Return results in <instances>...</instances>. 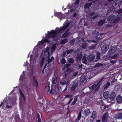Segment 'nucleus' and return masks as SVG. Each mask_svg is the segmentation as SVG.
Instances as JSON below:
<instances>
[{
	"instance_id": "18",
	"label": "nucleus",
	"mask_w": 122,
	"mask_h": 122,
	"mask_svg": "<svg viewBox=\"0 0 122 122\" xmlns=\"http://www.w3.org/2000/svg\"><path fill=\"white\" fill-rule=\"evenodd\" d=\"M99 85H97V84L96 85L95 84L90 86L89 87V88L90 91L91 92L93 91L96 87H97Z\"/></svg>"
},
{
	"instance_id": "31",
	"label": "nucleus",
	"mask_w": 122,
	"mask_h": 122,
	"mask_svg": "<svg viewBox=\"0 0 122 122\" xmlns=\"http://www.w3.org/2000/svg\"><path fill=\"white\" fill-rule=\"evenodd\" d=\"M69 82V81H65L63 82H61L60 84L61 85H64L66 84H67Z\"/></svg>"
},
{
	"instance_id": "16",
	"label": "nucleus",
	"mask_w": 122,
	"mask_h": 122,
	"mask_svg": "<svg viewBox=\"0 0 122 122\" xmlns=\"http://www.w3.org/2000/svg\"><path fill=\"white\" fill-rule=\"evenodd\" d=\"M55 15L58 18H62L63 15L61 12H56L55 13Z\"/></svg>"
},
{
	"instance_id": "59",
	"label": "nucleus",
	"mask_w": 122,
	"mask_h": 122,
	"mask_svg": "<svg viewBox=\"0 0 122 122\" xmlns=\"http://www.w3.org/2000/svg\"><path fill=\"white\" fill-rule=\"evenodd\" d=\"M71 65L70 63H67L66 64V68H68V67L70 66Z\"/></svg>"
},
{
	"instance_id": "50",
	"label": "nucleus",
	"mask_w": 122,
	"mask_h": 122,
	"mask_svg": "<svg viewBox=\"0 0 122 122\" xmlns=\"http://www.w3.org/2000/svg\"><path fill=\"white\" fill-rule=\"evenodd\" d=\"M69 73H68V72H66V73L65 74V76L64 77L65 78V79H66L67 77V76L69 75Z\"/></svg>"
},
{
	"instance_id": "12",
	"label": "nucleus",
	"mask_w": 122,
	"mask_h": 122,
	"mask_svg": "<svg viewBox=\"0 0 122 122\" xmlns=\"http://www.w3.org/2000/svg\"><path fill=\"white\" fill-rule=\"evenodd\" d=\"M104 97L105 99H108L109 97V93L108 91H106L103 93Z\"/></svg>"
},
{
	"instance_id": "58",
	"label": "nucleus",
	"mask_w": 122,
	"mask_h": 122,
	"mask_svg": "<svg viewBox=\"0 0 122 122\" xmlns=\"http://www.w3.org/2000/svg\"><path fill=\"white\" fill-rule=\"evenodd\" d=\"M73 100V98H71L70 100H69L68 102V103L67 104V105H68L70 104L71 103V101H72Z\"/></svg>"
},
{
	"instance_id": "24",
	"label": "nucleus",
	"mask_w": 122,
	"mask_h": 122,
	"mask_svg": "<svg viewBox=\"0 0 122 122\" xmlns=\"http://www.w3.org/2000/svg\"><path fill=\"white\" fill-rule=\"evenodd\" d=\"M68 30L66 32L64 33L62 36V37L65 38L67 36H69L70 34V32H68Z\"/></svg>"
},
{
	"instance_id": "51",
	"label": "nucleus",
	"mask_w": 122,
	"mask_h": 122,
	"mask_svg": "<svg viewBox=\"0 0 122 122\" xmlns=\"http://www.w3.org/2000/svg\"><path fill=\"white\" fill-rule=\"evenodd\" d=\"M45 42H47L49 43L50 42V41L47 38L45 39L44 40H43Z\"/></svg>"
},
{
	"instance_id": "60",
	"label": "nucleus",
	"mask_w": 122,
	"mask_h": 122,
	"mask_svg": "<svg viewBox=\"0 0 122 122\" xmlns=\"http://www.w3.org/2000/svg\"><path fill=\"white\" fill-rule=\"evenodd\" d=\"M102 102V100H100L98 101L97 103H98L99 104H101Z\"/></svg>"
},
{
	"instance_id": "30",
	"label": "nucleus",
	"mask_w": 122,
	"mask_h": 122,
	"mask_svg": "<svg viewBox=\"0 0 122 122\" xmlns=\"http://www.w3.org/2000/svg\"><path fill=\"white\" fill-rule=\"evenodd\" d=\"M101 54L99 52H97L96 53V58L97 60H100V59Z\"/></svg>"
},
{
	"instance_id": "23",
	"label": "nucleus",
	"mask_w": 122,
	"mask_h": 122,
	"mask_svg": "<svg viewBox=\"0 0 122 122\" xmlns=\"http://www.w3.org/2000/svg\"><path fill=\"white\" fill-rule=\"evenodd\" d=\"M19 91L20 92V95L23 98V101H25V95L23 93H22V92L21 90L20 89H19Z\"/></svg>"
},
{
	"instance_id": "10",
	"label": "nucleus",
	"mask_w": 122,
	"mask_h": 122,
	"mask_svg": "<svg viewBox=\"0 0 122 122\" xmlns=\"http://www.w3.org/2000/svg\"><path fill=\"white\" fill-rule=\"evenodd\" d=\"M116 16L114 15H112L109 16L107 19V21H111L114 20V19L116 18Z\"/></svg>"
},
{
	"instance_id": "49",
	"label": "nucleus",
	"mask_w": 122,
	"mask_h": 122,
	"mask_svg": "<svg viewBox=\"0 0 122 122\" xmlns=\"http://www.w3.org/2000/svg\"><path fill=\"white\" fill-rule=\"evenodd\" d=\"M117 117L119 118L122 119V113H119L117 115Z\"/></svg>"
},
{
	"instance_id": "14",
	"label": "nucleus",
	"mask_w": 122,
	"mask_h": 122,
	"mask_svg": "<svg viewBox=\"0 0 122 122\" xmlns=\"http://www.w3.org/2000/svg\"><path fill=\"white\" fill-rule=\"evenodd\" d=\"M33 80L34 82L35 83V86L36 88H38L39 87V84L37 79L34 76L33 78Z\"/></svg>"
},
{
	"instance_id": "9",
	"label": "nucleus",
	"mask_w": 122,
	"mask_h": 122,
	"mask_svg": "<svg viewBox=\"0 0 122 122\" xmlns=\"http://www.w3.org/2000/svg\"><path fill=\"white\" fill-rule=\"evenodd\" d=\"M90 109L89 108H87L85 109L83 112V114L86 117L88 116L89 114H90Z\"/></svg>"
},
{
	"instance_id": "13",
	"label": "nucleus",
	"mask_w": 122,
	"mask_h": 122,
	"mask_svg": "<svg viewBox=\"0 0 122 122\" xmlns=\"http://www.w3.org/2000/svg\"><path fill=\"white\" fill-rule=\"evenodd\" d=\"M116 97V94L115 92H112L109 98L111 101H112Z\"/></svg>"
},
{
	"instance_id": "45",
	"label": "nucleus",
	"mask_w": 122,
	"mask_h": 122,
	"mask_svg": "<svg viewBox=\"0 0 122 122\" xmlns=\"http://www.w3.org/2000/svg\"><path fill=\"white\" fill-rule=\"evenodd\" d=\"M54 89L51 88L50 90V94H51L52 95H53L54 93Z\"/></svg>"
},
{
	"instance_id": "61",
	"label": "nucleus",
	"mask_w": 122,
	"mask_h": 122,
	"mask_svg": "<svg viewBox=\"0 0 122 122\" xmlns=\"http://www.w3.org/2000/svg\"><path fill=\"white\" fill-rule=\"evenodd\" d=\"M117 13H122V9H120L117 11Z\"/></svg>"
},
{
	"instance_id": "53",
	"label": "nucleus",
	"mask_w": 122,
	"mask_h": 122,
	"mask_svg": "<svg viewBox=\"0 0 122 122\" xmlns=\"http://www.w3.org/2000/svg\"><path fill=\"white\" fill-rule=\"evenodd\" d=\"M74 40H71L70 42V44H71L73 45L74 44Z\"/></svg>"
},
{
	"instance_id": "62",
	"label": "nucleus",
	"mask_w": 122,
	"mask_h": 122,
	"mask_svg": "<svg viewBox=\"0 0 122 122\" xmlns=\"http://www.w3.org/2000/svg\"><path fill=\"white\" fill-rule=\"evenodd\" d=\"M6 107L7 108H9L12 107V106H9L8 105H7L6 106Z\"/></svg>"
},
{
	"instance_id": "32",
	"label": "nucleus",
	"mask_w": 122,
	"mask_h": 122,
	"mask_svg": "<svg viewBox=\"0 0 122 122\" xmlns=\"http://www.w3.org/2000/svg\"><path fill=\"white\" fill-rule=\"evenodd\" d=\"M39 102L40 103H42L44 102V100L42 97H39V99L38 100Z\"/></svg>"
},
{
	"instance_id": "44",
	"label": "nucleus",
	"mask_w": 122,
	"mask_h": 122,
	"mask_svg": "<svg viewBox=\"0 0 122 122\" xmlns=\"http://www.w3.org/2000/svg\"><path fill=\"white\" fill-rule=\"evenodd\" d=\"M95 13V12H92L91 11H90V12H89V14L90 16H91L94 15Z\"/></svg>"
},
{
	"instance_id": "6",
	"label": "nucleus",
	"mask_w": 122,
	"mask_h": 122,
	"mask_svg": "<svg viewBox=\"0 0 122 122\" xmlns=\"http://www.w3.org/2000/svg\"><path fill=\"white\" fill-rule=\"evenodd\" d=\"M116 48L112 46H111L108 51V54L110 56L113 54L116 51Z\"/></svg>"
},
{
	"instance_id": "35",
	"label": "nucleus",
	"mask_w": 122,
	"mask_h": 122,
	"mask_svg": "<svg viewBox=\"0 0 122 122\" xmlns=\"http://www.w3.org/2000/svg\"><path fill=\"white\" fill-rule=\"evenodd\" d=\"M67 69L66 70V72H68V73H70L72 71V70L71 68L70 67H68L67 68Z\"/></svg>"
},
{
	"instance_id": "57",
	"label": "nucleus",
	"mask_w": 122,
	"mask_h": 122,
	"mask_svg": "<svg viewBox=\"0 0 122 122\" xmlns=\"http://www.w3.org/2000/svg\"><path fill=\"white\" fill-rule=\"evenodd\" d=\"M99 16L98 15H97L95 16H94L92 18L93 19H95L97 18Z\"/></svg>"
},
{
	"instance_id": "15",
	"label": "nucleus",
	"mask_w": 122,
	"mask_h": 122,
	"mask_svg": "<svg viewBox=\"0 0 122 122\" xmlns=\"http://www.w3.org/2000/svg\"><path fill=\"white\" fill-rule=\"evenodd\" d=\"M121 20V17L120 16H117L113 20V22L114 23H118Z\"/></svg>"
},
{
	"instance_id": "29",
	"label": "nucleus",
	"mask_w": 122,
	"mask_h": 122,
	"mask_svg": "<svg viewBox=\"0 0 122 122\" xmlns=\"http://www.w3.org/2000/svg\"><path fill=\"white\" fill-rule=\"evenodd\" d=\"M68 41V40L67 39H65L62 40L61 41V43L62 44H65Z\"/></svg>"
},
{
	"instance_id": "42",
	"label": "nucleus",
	"mask_w": 122,
	"mask_h": 122,
	"mask_svg": "<svg viewBox=\"0 0 122 122\" xmlns=\"http://www.w3.org/2000/svg\"><path fill=\"white\" fill-rule=\"evenodd\" d=\"M117 62L116 60H111L110 61V62L112 64H114L115 63Z\"/></svg>"
},
{
	"instance_id": "20",
	"label": "nucleus",
	"mask_w": 122,
	"mask_h": 122,
	"mask_svg": "<svg viewBox=\"0 0 122 122\" xmlns=\"http://www.w3.org/2000/svg\"><path fill=\"white\" fill-rule=\"evenodd\" d=\"M97 113L96 111H93L92 112L91 118H92L93 120L95 118L97 115Z\"/></svg>"
},
{
	"instance_id": "52",
	"label": "nucleus",
	"mask_w": 122,
	"mask_h": 122,
	"mask_svg": "<svg viewBox=\"0 0 122 122\" xmlns=\"http://www.w3.org/2000/svg\"><path fill=\"white\" fill-rule=\"evenodd\" d=\"M80 0H76L75 2V4L79 5Z\"/></svg>"
},
{
	"instance_id": "8",
	"label": "nucleus",
	"mask_w": 122,
	"mask_h": 122,
	"mask_svg": "<svg viewBox=\"0 0 122 122\" xmlns=\"http://www.w3.org/2000/svg\"><path fill=\"white\" fill-rule=\"evenodd\" d=\"M109 48L108 45H103L101 48V50L103 53H105L107 51Z\"/></svg>"
},
{
	"instance_id": "46",
	"label": "nucleus",
	"mask_w": 122,
	"mask_h": 122,
	"mask_svg": "<svg viewBox=\"0 0 122 122\" xmlns=\"http://www.w3.org/2000/svg\"><path fill=\"white\" fill-rule=\"evenodd\" d=\"M117 55L116 54H115L114 55L112 56L111 57V58L112 59H116L117 58Z\"/></svg>"
},
{
	"instance_id": "11",
	"label": "nucleus",
	"mask_w": 122,
	"mask_h": 122,
	"mask_svg": "<svg viewBox=\"0 0 122 122\" xmlns=\"http://www.w3.org/2000/svg\"><path fill=\"white\" fill-rule=\"evenodd\" d=\"M95 56L94 55L88 56L87 57V59L89 62H92L94 60Z\"/></svg>"
},
{
	"instance_id": "4",
	"label": "nucleus",
	"mask_w": 122,
	"mask_h": 122,
	"mask_svg": "<svg viewBox=\"0 0 122 122\" xmlns=\"http://www.w3.org/2000/svg\"><path fill=\"white\" fill-rule=\"evenodd\" d=\"M73 82V85L71 88V90L72 91H74L78 85L79 83V81L75 79Z\"/></svg>"
},
{
	"instance_id": "47",
	"label": "nucleus",
	"mask_w": 122,
	"mask_h": 122,
	"mask_svg": "<svg viewBox=\"0 0 122 122\" xmlns=\"http://www.w3.org/2000/svg\"><path fill=\"white\" fill-rule=\"evenodd\" d=\"M66 61L65 59L64 58H63L62 59L61 61V62L62 64H64L66 63Z\"/></svg>"
},
{
	"instance_id": "48",
	"label": "nucleus",
	"mask_w": 122,
	"mask_h": 122,
	"mask_svg": "<svg viewBox=\"0 0 122 122\" xmlns=\"http://www.w3.org/2000/svg\"><path fill=\"white\" fill-rule=\"evenodd\" d=\"M87 46L86 44L85 43L83 44L81 46L82 48L83 49L85 48Z\"/></svg>"
},
{
	"instance_id": "43",
	"label": "nucleus",
	"mask_w": 122,
	"mask_h": 122,
	"mask_svg": "<svg viewBox=\"0 0 122 122\" xmlns=\"http://www.w3.org/2000/svg\"><path fill=\"white\" fill-rule=\"evenodd\" d=\"M82 65L81 64V65H78L77 68V69L78 70H79V71H81L82 70Z\"/></svg>"
},
{
	"instance_id": "33",
	"label": "nucleus",
	"mask_w": 122,
	"mask_h": 122,
	"mask_svg": "<svg viewBox=\"0 0 122 122\" xmlns=\"http://www.w3.org/2000/svg\"><path fill=\"white\" fill-rule=\"evenodd\" d=\"M44 43V41L43 40H41V41H39L37 45V46H38L39 45H43Z\"/></svg>"
},
{
	"instance_id": "34",
	"label": "nucleus",
	"mask_w": 122,
	"mask_h": 122,
	"mask_svg": "<svg viewBox=\"0 0 122 122\" xmlns=\"http://www.w3.org/2000/svg\"><path fill=\"white\" fill-rule=\"evenodd\" d=\"M6 100H7L6 98H5L4 100L2 102H1V104L0 105V107H1L2 105H4V104H5V102L7 104H8V103L7 102Z\"/></svg>"
},
{
	"instance_id": "25",
	"label": "nucleus",
	"mask_w": 122,
	"mask_h": 122,
	"mask_svg": "<svg viewBox=\"0 0 122 122\" xmlns=\"http://www.w3.org/2000/svg\"><path fill=\"white\" fill-rule=\"evenodd\" d=\"M107 115V114L106 113L104 114L103 116L102 117V122H105L107 119L106 117Z\"/></svg>"
},
{
	"instance_id": "40",
	"label": "nucleus",
	"mask_w": 122,
	"mask_h": 122,
	"mask_svg": "<svg viewBox=\"0 0 122 122\" xmlns=\"http://www.w3.org/2000/svg\"><path fill=\"white\" fill-rule=\"evenodd\" d=\"M50 101L49 102H47V103L46 104V109H48L51 106V105L50 104Z\"/></svg>"
},
{
	"instance_id": "39",
	"label": "nucleus",
	"mask_w": 122,
	"mask_h": 122,
	"mask_svg": "<svg viewBox=\"0 0 122 122\" xmlns=\"http://www.w3.org/2000/svg\"><path fill=\"white\" fill-rule=\"evenodd\" d=\"M58 77L57 76L55 77L53 79L52 83L54 84H55L56 83L57 81V79Z\"/></svg>"
},
{
	"instance_id": "5",
	"label": "nucleus",
	"mask_w": 122,
	"mask_h": 122,
	"mask_svg": "<svg viewBox=\"0 0 122 122\" xmlns=\"http://www.w3.org/2000/svg\"><path fill=\"white\" fill-rule=\"evenodd\" d=\"M104 79V77H102L100 79V81L99 82L97 83V85H99L98 87H96L93 93V94H95L96 93V92H97L99 90V88L100 86V85L102 84V81H104L103 80V79Z\"/></svg>"
},
{
	"instance_id": "19",
	"label": "nucleus",
	"mask_w": 122,
	"mask_h": 122,
	"mask_svg": "<svg viewBox=\"0 0 122 122\" xmlns=\"http://www.w3.org/2000/svg\"><path fill=\"white\" fill-rule=\"evenodd\" d=\"M106 20L105 18H104L102 20H101L98 22V25L99 26H101L105 23Z\"/></svg>"
},
{
	"instance_id": "7",
	"label": "nucleus",
	"mask_w": 122,
	"mask_h": 122,
	"mask_svg": "<svg viewBox=\"0 0 122 122\" xmlns=\"http://www.w3.org/2000/svg\"><path fill=\"white\" fill-rule=\"evenodd\" d=\"M48 55L47 57V60H46V61L47 62L46 64H47V65L48 64H49L50 62H51L54 59V58L53 56H52L51 57V58L50 59L51 56L50 55V52L49 51H48Z\"/></svg>"
},
{
	"instance_id": "21",
	"label": "nucleus",
	"mask_w": 122,
	"mask_h": 122,
	"mask_svg": "<svg viewBox=\"0 0 122 122\" xmlns=\"http://www.w3.org/2000/svg\"><path fill=\"white\" fill-rule=\"evenodd\" d=\"M117 100L118 102H120L122 101V97L120 95L118 96L117 97Z\"/></svg>"
},
{
	"instance_id": "63",
	"label": "nucleus",
	"mask_w": 122,
	"mask_h": 122,
	"mask_svg": "<svg viewBox=\"0 0 122 122\" xmlns=\"http://www.w3.org/2000/svg\"><path fill=\"white\" fill-rule=\"evenodd\" d=\"M58 90L59 91H60L61 92L62 91V90H61V87H58Z\"/></svg>"
},
{
	"instance_id": "37",
	"label": "nucleus",
	"mask_w": 122,
	"mask_h": 122,
	"mask_svg": "<svg viewBox=\"0 0 122 122\" xmlns=\"http://www.w3.org/2000/svg\"><path fill=\"white\" fill-rule=\"evenodd\" d=\"M112 26V25H110L109 24H107L104 25V27L106 29L110 28Z\"/></svg>"
},
{
	"instance_id": "26",
	"label": "nucleus",
	"mask_w": 122,
	"mask_h": 122,
	"mask_svg": "<svg viewBox=\"0 0 122 122\" xmlns=\"http://www.w3.org/2000/svg\"><path fill=\"white\" fill-rule=\"evenodd\" d=\"M78 100V97L77 96H75L74 98V100L72 103L71 105H74L76 103Z\"/></svg>"
},
{
	"instance_id": "27",
	"label": "nucleus",
	"mask_w": 122,
	"mask_h": 122,
	"mask_svg": "<svg viewBox=\"0 0 122 122\" xmlns=\"http://www.w3.org/2000/svg\"><path fill=\"white\" fill-rule=\"evenodd\" d=\"M110 85V83L109 82H107L104 86V89L105 90L107 89Z\"/></svg>"
},
{
	"instance_id": "54",
	"label": "nucleus",
	"mask_w": 122,
	"mask_h": 122,
	"mask_svg": "<svg viewBox=\"0 0 122 122\" xmlns=\"http://www.w3.org/2000/svg\"><path fill=\"white\" fill-rule=\"evenodd\" d=\"M102 65V64L100 63L96 64L95 66L97 67H100Z\"/></svg>"
},
{
	"instance_id": "41",
	"label": "nucleus",
	"mask_w": 122,
	"mask_h": 122,
	"mask_svg": "<svg viewBox=\"0 0 122 122\" xmlns=\"http://www.w3.org/2000/svg\"><path fill=\"white\" fill-rule=\"evenodd\" d=\"M72 96V95L71 94H68L67 95H65V98H70Z\"/></svg>"
},
{
	"instance_id": "28",
	"label": "nucleus",
	"mask_w": 122,
	"mask_h": 122,
	"mask_svg": "<svg viewBox=\"0 0 122 122\" xmlns=\"http://www.w3.org/2000/svg\"><path fill=\"white\" fill-rule=\"evenodd\" d=\"M68 61L69 63L73 64L74 61V60L73 58H68Z\"/></svg>"
},
{
	"instance_id": "38",
	"label": "nucleus",
	"mask_w": 122,
	"mask_h": 122,
	"mask_svg": "<svg viewBox=\"0 0 122 122\" xmlns=\"http://www.w3.org/2000/svg\"><path fill=\"white\" fill-rule=\"evenodd\" d=\"M74 50L73 49H71L70 50H69L67 51L66 52L67 54H68L70 53H71V52H73Z\"/></svg>"
},
{
	"instance_id": "36",
	"label": "nucleus",
	"mask_w": 122,
	"mask_h": 122,
	"mask_svg": "<svg viewBox=\"0 0 122 122\" xmlns=\"http://www.w3.org/2000/svg\"><path fill=\"white\" fill-rule=\"evenodd\" d=\"M37 117L38 122H41V121L40 118V115L38 113H37Z\"/></svg>"
},
{
	"instance_id": "17",
	"label": "nucleus",
	"mask_w": 122,
	"mask_h": 122,
	"mask_svg": "<svg viewBox=\"0 0 122 122\" xmlns=\"http://www.w3.org/2000/svg\"><path fill=\"white\" fill-rule=\"evenodd\" d=\"M92 5V2L86 3L84 6V8L85 9H88L91 7Z\"/></svg>"
},
{
	"instance_id": "55",
	"label": "nucleus",
	"mask_w": 122,
	"mask_h": 122,
	"mask_svg": "<svg viewBox=\"0 0 122 122\" xmlns=\"http://www.w3.org/2000/svg\"><path fill=\"white\" fill-rule=\"evenodd\" d=\"M47 64H46L45 65V66H44V67L43 68V69L42 70V74H43L44 73V69H45V68H46V66L47 65Z\"/></svg>"
},
{
	"instance_id": "22",
	"label": "nucleus",
	"mask_w": 122,
	"mask_h": 122,
	"mask_svg": "<svg viewBox=\"0 0 122 122\" xmlns=\"http://www.w3.org/2000/svg\"><path fill=\"white\" fill-rule=\"evenodd\" d=\"M81 112H80L78 114L77 118L76 119L75 122H79V120H80V119L81 116Z\"/></svg>"
},
{
	"instance_id": "3",
	"label": "nucleus",
	"mask_w": 122,
	"mask_h": 122,
	"mask_svg": "<svg viewBox=\"0 0 122 122\" xmlns=\"http://www.w3.org/2000/svg\"><path fill=\"white\" fill-rule=\"evenodd\" d=\"M69 23H66L65 24H63V26H61L60 28H59V30L57 31L58 33L59 34H62L64 32V31L69 26Z\"/></svg>"
},
{
	"instance_id": "2",
	"label": "nucleus",
	"mask_w": 122,
	"mask_h": 122,
	"mask_svg": "<svg viewBox=\"0 0 122 122\" xmlns=\"http://www.w3.org/2000/svg\"><path fill=\"white\" fill-rule=\"evenodd\" d=\"M91 72H88L86 73V76H81L80 77V81L82 83L86 82L87 80L86 78V77L88 79H90L92 77V76H91Z\"/></svg>"
},
{
	"instance_id": "64",
	"label": "nucleus",
	"mask_w": 122,
	"mask_h": 122,
	"mask_svg": "<svg viewBox=\"0 0 122 122\" xmlns=\"http://www.w3.org/2000/svg\"><path fill=\"white\" fill-rule=\"evenodd\" d=\"M77 15V14L76 13V12L73 15V17H76Z\"/></svg>"
},
{
	"instance_id": "1",
	"label": "nucleus",
	"mask_w": 122,
	"mask_h": 122,
	"mask_svg": "<svg viewBox=\"0 0 122 122\" xmlns=\"http://www.w3.org/2000/svg\"><path fill=\"white\" fill-rule=\"evenodd\" d=\"M59 30V28L57 27L55 30H51V31H48V33L47 36L48 38H54L56 36L57 33V31Z\"/></svg>"
},
{
	"instance_id": "56",
	"label": "nucleus",
	"mask_w": 122,
	"mask_h": 122,
	"mask_svg": "<svg viewBox=\"0 0 122 122\" xmlns=\"http://www.w3.org/2000/svg\"><path fill=\"white\" fill-rule=\"evenodd\" d=\"M82 61H84V62H86V57L85 56H83L82 60Z\"/></svg>"
}]
</instances>
